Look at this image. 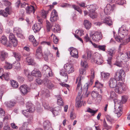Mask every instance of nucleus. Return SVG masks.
<instances>
[{"instance_id":"nucleus-6","label":"nucleus","mask_w":130,"mask_h":130,"mask_svg":"<svg viewBox=\"0 0 130 130\" xmlns=\"http://www.w3.org/2000/svg\"><path fill=\"white\" fill-rule=\"evenodd\" d=\"M103 35L101 32L95 31L92 35L91 38L95 42H99L103 38Z\"/></svg>"},{"instance_id":"nucleus-40","label":"nucleus","mask_w":130,"mask_h":130,"mask_svg":"<svg viewBox=\"0 0 130 130\" xmlns=\"http://www.w3.org/2000/svg\"><path fill=\"white\" fill-rule=\"evenodd\" d=\"M110 75V74L108 73L102 72L101 73V75L102 78H104V79H105L108 78L109 77Z\"/></svg>"},{"instance_id":"nucleus-29","label":"nucleus","mask_w":130,"mask_h":130,"mask_svg":"<svg viewBox=\"0 0 130 130\" xmlns=\"http://www.w3.org/2000/svg\"><path fill=\"white\" fill-rule=\"evenodd\" d=\"M82 96L78 94L76 100V105L77 107H80L82 106Z\"/></svg>"},{"instance_id":"nucleus-42","label":"nucleus","mask_w":130,"mask_h":130,"mask_svg":"<svg viewBox=\"0 0 130 130\" xmlns=\"http://www.w3.org/2000/svg\"><path fill=\"white\" fill-rule=\"evenodd\" d=\"M72 7L75 10L78 11L80 14L82 13V11L80 8L79 6L75 5H72Z\"/></svg>"},{"instance_id":"nucleus-1","label":"nucleus","mask_w":130,"mask_h":130,"mask_svg":"<svg viewBox=\"0 0 130 130\" xmlns=\"http://www.w3.org/2000/svg\"><path fill=\"white\" fill-rule=\"evenodd\" d=\"M91 75L88 76L89 79V81L86 84V85H85L83 89V93L84 94L86 95L87 97L88 96L89 92L88 91V89L89 86L91 85L92 84L93 80V79L95 77V72L93 69H91L90 70Z\"/></svg>"},{"instance_id":"nucleus-23","label":"nucleus","mask_w":130,"mask_h":130,"mask_svg":"<svg viewBox=\"0 0 130 130\" xmlns=\"http://www.w3.org/2000/svg\"><path fill=\"white\" fill-rule=\"evenodd\" d=\"M109 97L107 98L108 100H110L114 99L113 101L115 104L116 103L117 100L115 98L116 97V95L115 92L113 91H111L109 94H108Z\"/></svg>"},{"instance_id":"nucleus-62","label":"nucleus","mask_w":130,"mask_h":130,"mask_svg":"<svg viewBox=\"0 0 130 130\" xmlns=\"http://www.w3.org/2000/svg\"><path fill=\"white\" fill-rule=\"evenodd\" d=\"M106 46L105 45H99L98 48L99 50H101L103 51H105V50Z\"/></svg>"},{"instance_id":"nucleus-50","label":"nucleus","mask_w":130,"mask_h":130,"mask_svg":"<svg viewBox=\"0 0 130 130\" xmlns=\"http://www.w3.org/2000/svg\"><path fill=\"white\" fill-rule=\"evenodd\" d=\"M14 32H15L16 33L17 35L22 32L21 29L20 28H14Z\"/></svg>"},{"instance_id":"nucleus-5","label":"nucleus","mask_w":130,"mask_h":130,"mask_svg":"<svg viewBox=\"0 0 130 130\" xmlns=\"http://www.w3.org/2000/svg\"><path fill=\"white\" fill-rule=\"evenodd\" d=\"M125 85L123 83H119L115 89V91L116 93L121 94L125 90Z\"/></svg>"},{"instance_id":"nucleus-37","label":"nucleus","mask_w":130,"mask_h":130,"mask_svg":"<svg viewBox=\"0 0 130 130\" xmlns=\"http://www.w3.org/2000/svg\"><path fill=\"white\" fill-rule=\"evenodd\" d=\"M84 24L87 29H89L91 27V23L87 20H85L84 21Z\"/></svg>"},{"instance_id":"nucleus-21","label":"nucleus","mask_w":130,"mask_h":130,"mask_svg":"<svg viewBox=\"0 0 130 130\" xmlns=\"http://www.w3.org/2000/svg\"><path fill=\"white\" fill-rule=\"evenodd\" d=\"M92 54V52L91 51H88L86 54L82 56V58L85 59L86 60H90L91 58Z\"/></svg>"},{"instance_id":"nucleus-9","label":"nucleus","mask_w":130,"mask_h":130,"mask_svg":"<svg viewBox=\"0 0 130 130\" xmlns=\"http://www.w3.org/2000/svg\"><path fill=\"white\" fill-rule=\"evenodd\" d=\"M128 33V31L125 26H122L119 29L118 34L122 37L127 35Z\"/></svg>"},{"instance_id":"nucleus-18","label":"nucleus","mask_w":130,"mask_h":130,"mask_svg":"<svg viewBox=\"0 0 130 130\" xmlns=\"http://www.w3.org/2000/svg\"><path fill=\"white\" fill-rule=\"evenodd\" d=\"M43 82L45 86L49 89H52L54 88V85L50 80L45 79L44 80Z\"/></svg>"},{"instance_id":"nucleus-41","label":"nucleus","mask_w":130,"mask_h":130,"mask_svg":"<svg viewBox=\"0 0 130 130\" xmlns=\"http://www.w3.org/2000/svg\"><path fill=\"white\" fill-rule=\"evenodd\" d=\"M42 105L45 109H50V110L52 108L50 107V106L48 103L46 102H43Z\"/></svg>"},{"instance_id":"nucleus-64","label":"nucleus","mask_w":130,"mask_h":130,"mask_svg":"<svg viewBox=\"0 0 130 130\" xmlns=\"http://www.w3.org/2000/svg\"><path fill=\"white\" fill-rule=\"evenodd\" d=\"M28 69H25L24 70V73L26 76H27L31 74Z\"/></svg>"},{"instance_id":"nucleus-19","label":"nucleus","mask_w":130,"mask_h":130,"mask_svg":"<svg viewBox=\"0 0 130 130\" xmlns=\"http://www.w3.org/2000/svg\"><path fill=\"white\" fill-rule=\"evenodd\" d=\"M35 55L36 57L37 58H40L42 56V47L41 46H39L37 49Z\"/></svg>"},{"instance_id":"nucleus-49","label":"nucleus","mask_w":130,"mask_h":130,"mask_svg":"<svg viewBox=\"0 0 130 130\" xmlns=\"http://www.w3.org/2000/svg\"><path fill=\"white\" fill-rule=\"evenodd\" d=\"M91 14H92L91 16L90 15V13H89V16L91 18L94 19L97 18V14L96 13L95 11L91 12Z\"/></svg>"},{"instance_id":"nucleus-58","label":"nucleus","mask_w":130,"mask_h":130,"mask_svg":"<svg viewBox=\"0 0 130 130\" xmlns=\"http://www.w3.org/2000/svg\"><path fill=\"white\" fill-rule=\"evenodd\" d=\"M2 2L6 6H9L11 4V3L8 1H3Z\"/></svg>"},{"instance_id":"nucleus-56","label":"nucleus","mask_w":130,"mask_h":130,"mask_svg":"<svg viewBox=\"0 0 130 130\" xmlns=\"http://www.w3.org/2000/svg\"><path fill=\"white\" fill-rule=\"evenodd\" d=\"M29 123L27 122H25L23 123L22 127L19 128L20 130H23L25 128V126L28 125Z\"/></svg>"},{"instance_id":"nucleus-48","label":"nucleus","mask_w":130,"mask_h":130,"mask_svg":"<svg viewBox=\"0 0 130 130\" xmlns=\"http://www.w3.org/2000/svg\"><path fill=\"white\" fill-rule=\"evenodd\" d=\"M95 86L96 88L99 89L103 88V85L102 84H101L98 81H97L95 83Z\"/></svg>"},{"instance_id":"nucleus-16","label":"nucleus","mask_w":130,"mask_h":130,"mask_svg":"<svg viewBox=\"0 0 130 130\" xmlns=\"http://www.w3.org/2000/svg\"><path fill=\"white\" fill-rule=\"evenodd\" d=\"M66 73L65 70L64 69L61 70L60 72V74L62 76V79L64 82H66L68 78V75Z\"/></svg>"},{"instance_id":"nucleus-38","label":"nucleus","mask_w":130,"mask_h":130,"mask_svg":"<svg viewBox=\"0 0 130 130\" xmlns=\"http://www.w3.org/2000/svg\"><path fill=\"white\" fill-rule=\"evenodd\" d=\"M85 59H83L81 60L80 65L84 68H86L88 67V63Z\"/></svg>"},{"instance_id":"nucleus-10","label":"nucleus","mask_w":130,"mask_h":130,"mask_svg":"<svg viewBox=\"0 0 130 130\" xmlns=\"http://www.w3.org/2000/svg\"><path fill=\"white\" fill-rule=\"evenodd\" d=\"M32 5L27 6L25 8L26 12L27 14H29L33 12L34 13L37 9V6L35 3H34Z\"/></svg>"},{"instance_id":"nucleus-4","label":"nucleus","mask_w":130,"mask_h":130,"mask_svg":"<svg viewBox=\"0 0 130 130\" xmlns=\"http://www.w3.org/2000/svg\"><path fill=\"white\" fill-rule=\"evenodd\" d=\"M125 76V74L122 70H118L116 72L114 76L115 79L119 81L124 79Z\"/></svg>"},{"instance_id":"nucleus-31","label":"nucleus","mask_w":130,"mask_h":130,"mask_svg":"<svg viewBox=\"0 0 130 130\" xmlns=\"http://www.w3.org/2000/svg\"><path fill=\"white\" fill-rule=\"evenodd\" d=\"M51 28L52 30L55 33L59 32L60 30L59 25L58 24H55V26H51Z\"/></svg>"},{"instance_id":"nucleus-24","label":"nucleus","mask_w":130,"mask_h":130,"mask_svg":"<svg viewBox=\"0 0 130 130\" xmlns=\"http://www.w3.org/2000/svg\"><path fill=\"white\" fill-rule=\"evenodd\" d=\"M43 70L45 71L46 73H47L49 76H51L53 75L52 70L47 65H44L43 67Z\"/></svg>"},{"instance_id":"nucleus-45","label":"nucleus","mask_w":130,"mask_h":130,"mask_svg":"<svg viewBox=\"0 0 130 130\" xmlns=\"http://www.w3.org/2000/svg\"><path fill=\"white\" fill-rule=\"evenodd\" d=\"M14 56L16 58L17 60L19 61L20 60L21 56L20 54L18 53L14 52L13 53Z\"/></svg>"},{"instance_id":"nucleus-33","label":"nucleus","mask_w":130,"mask_h":130,"mask_svg":"<svg viewBox=\"0 0 130 130\" xmlns=\"http://www.w3.org/2000/svg\"><path fill=\"white\" fill-rule=\"evenodd\" d=\"M15 102L13 101H10L8 102H6L4 103L5 105L8 107H12L15 104Z\"/></svg>"},{"instance_id":"nucleus-61","label":"nucleus","mask_w":130,"mask_h":130,"mask_svg":"<svg viewBox=\"0 0 130 130\" xmlns=\"http://www.w3.org/2000/svg\"><path fill=\"white\" fill-rule=\"evenodd\" d=\"M14 66L15 68L17 70L19 69L20 68V64L19 62L15 63L14 65Z\"/></svg>"},{"instance_id":"nucleus-39","label":"nucleus","mask_w":130,"mask_h":130,"mask_svg":"<svg viewBox=\"0 0 130 130\" xmlns=\"http://www.w3.org/2000/svg\"><path fill=\"white\" fill-rule=\"evenodd\" d=\"M84 31L81 30H77L75 31V34L74 35L75 37L76 35L78 36H81L83 35Z\"/></svg>"},{"instance_id":"nucleus-26","label":"nucleus","mask_w":130,"mask_h":130,"mask_svg":"<svg viewBox=\"0 0 130 130\" xmlns=\"http://www.w3.org/2000/svg\"><path fill=\"white\" fill-rule=\"evenodd\" d=\"M117 80L115 78L111 79L109 80V84L110 87L112 88H115L117 84Z\"/></svg>"},{"instance_id":"nucleus-17","label":"nucleus","mask_w":130,"mask_h":130,"mask_svg":"<svg viewBox=\"0 0 130 130\" xmlns=\"http://www.w3.org/2000/svg\"><path fill=\"white\" fill-rule=\"evenodd\" d=\"M7 37L4 35H3L0 40V43L8 46H11L12 44L11 43H7Z\"/></svg>"},{"instance_id":"nucleus-11","label":"nucleus","mask_w":130,"mask_h":130,"mask_svg":"<svg viewBox=\"0 0 130 130\" xmlns=\"http://www.w3.org/2000/svg\"><path fill=\"white\" fill-rule=\"evenodd\" d=\"M115 7L114 5H112L110 4H107L104 10L105 13L107 15H109L113 11Z\"/></svg>"},{"instance_id":"nucleus-2","label":"nucleus","mask_w":130,"mask_h":130,"mask_svg":"<svg viewBox=\"0 0 130 130\" xmlns=\"http://www.w3.org/2000/svg\"><path fill=\"white\" fill-rule=\"evenodd\" d=\"M26 107L27 109L22 111L23 114L26 117H29L30 113L34 112L35 108L31 102H28L26 104Z\"/></svg>"},{"instance_id":"nucleus-43","label":"nucleus","mask_w":130,"mask_h":130,"mask_svg":"<svg viewBox=\"0 0 130 130\" xmlns=\"http://www.w3.org/2000/svg\"><path fill=\"white\" fill-rule=\"evenodd\" d=\"M9 74H10L9 73H5L3 74V77L5 80L7 81H8L9 80Z\"/></svg>"},{"instance_id":"nucleus-3","label":"nucleus","mask_w":130,"mask_h":130,"mask_svg":"<svg viewBox=\"0 0 130 130\" xmlns=\"http://www.w3.org/2000/svg\"><path fill=\"white\" fill-rule=\"evenodd\" d=\"M92 61L94 62L97 64L100 65L103 62L101 55L99 54L95 53L94 54L92 59Z\"/></svg>"},{"instance_id":"nucleus-60","label":"nucleus","mask_w":130,"mask_h":130,"mask_svg":"<svg viewBox=\"0 0 130 130\" xmlns=\"http://www.w3.org/2000/svg\"><path fill=\"white\" fill-rule=\"evenodd\" d=\"M9 39L10 41H11L13 39H15L16 38L15 37L13 33H10L9 36Z\"/></svg>"},{"instance_id":"nucleus-51","label":"nucleus","mask_w":130,"mask_h":130,"mask_svg":"<svg viewBox=\"0 0 130 130\" xmlns=\"http://www.w3.org/2000/svg\"><path fill=\"white\" fill-rule=\"evenodd\" d=\"M98 110H94L89 108L87 109V111L88 112H90L91 113H93V114L92 115L93 116L94 115V114L96 113L98 111Z\"/></svg>"},{"instance_id":"nucleus-54","label":"nucleus","mask_w":130,"mask_h":130,"mask_svg":"<svg viewBox=\"0 0 130 130\" xmlns=\"http://www.w3.org/2000/svg\"><path fill=\"white\" fill-rule=\"evenodd\" d=\"M119 111L118 110V112H116V111L115 112L117 114V116L118 117H120L121 116L122 113L121 107H119Z\"/></svg>"},{"instance_id":"nucleus-22","label":"nucleus","mask_w":130,"mask_h":130,"mask_svg":"<svg viewBox=\"0 0 130 130\" xmlns=\"http://www.w3.org/2000/svg\"><path fill=\"white\" fill-rule=\"evenodd\" d=\"M44 130H53L50 122L48 120L45 121L43 123Z\"/></svg>"},{"instance_id":"nucleus-20","label":"nucleus","mask_w":130,"mask_h":130,"mask_svg":"<svg viewBox=\"0 0 130 130\" xmlns=\"http://www.w3.org/2000/svg\"><path fill=\"white\" fill-rule=\"evenodd\" d=\"M116 52V51L115 50L110 49L108 50L107 53L109 55L111 56V57L109 58L108 60H107L108 63V64H110V60L112 58V57L115 55Z\"/></svg>"},{"instance_id":"nucleus-13","label":"nucleus","mask_w":130,"mask_h":130,"mask_svg":"<svg viewBox=\"0 0 130 130\" xmlns=\"http://www.w3.org/2000/svg\"><path fill=\"white\" fill-rule=\"evenodd\" d=\"M19 89L21 92L24 95L26 94L30 90V88L26 85L21 86L20 87Z\"/></svg>"},{"instance_id":"nucleus-12","label":"nucleus","mask_w":130,"mask_h":130,"mask_svg":"<svg viewBox=\"0 0 130 130\" xmlns=\"http://www.w3.org/2000/svg\"><path fill=\"white\" fill-rule=\"evenodd\" d=\"M68 50L70 51V55L72 57L76 58H78V52L76 49L73 47H71L68 49Z\"/></svg>"},{"instance_id":"nucleus-63","label":"nucleus","mask_w":130,"mask_h":130,"mask_svg":"<svg viewBox=\"0 0 130 130\" xmlns=\"http://www.w3.org/2000/svg\"><path fill=\"white\" fill-rule=\"evenodd\" d=\"M127 98L125 96H122V103H125L127 101Z\"/></svg>"},{"instance_id":"nucleus-8","label":"nucleus","mask_w":130,"mask_h":130,"mask_svg":"<svg viewBox=\"0 0 130 130\" xmlns=\"http://www.w3.org/2000/svg\"><path fill=\"white\" fill-rule=\"evenodd\" d=\"M85 78L84 76H80L77 78L76 80V83L78 81L76 88V90L78 92V94L81 95L82 91V87L81 80L84 79Z\"/></svg>"},{"instance_id":"nucleus-30","label":"nucleus","mask_w":130,"mask_h":130,"mask_svg":"<svg viewBox=\"0 0 130 130\" xmlns=\"http://www.w3.org/2000/svg\"><path fill=\"white\" fill-rule=\"evenodd\" d=\"M41 25L40 23H36L33 26L32 28L35 32L39 31L41 28Z\"/></svg>"},{"instance_id":"nucleus-47","label":"nucleus","mask_w":130,"mask_h":130,"mask_svg":"<svg viewBox=\"0 0 130 130\" xmlns=\"http://www.w3.org/2000/svg\"><path fill=\"white\" fill-rule=\"evenodd\" d=\"M86 70L83 68H81L79 69V75L78 77L82 76V75H84L86 73Z\"/></svg>"},{"instance_id":"nucleus-44","label":"nucleus","mask_w":130,"mask_h":130,"mask_svg":"<svg viewBox=\"0 0 130 130\" xmlns=\"http://www.w3.org/2000/svg\"><path fill=\"white\" fill-rule=\"evenodd\" d=\"M11 84L14 88H17L18 87V82L14 80H13L11 81Z\"/></svg>"},{"instance_id":"nucleus-53","label":"nucleus","mask_w":130,"mask_h":130,"mask_svg":"<svg viewBox=\"0 0 130 130\" xmlns=\"http://www.w3.org/2000/svg\"><path fill=\"white\" fill-rule=\"evenodd\" d=\"M12 43L13 46H16L18 44V40L16 38L15 39H13L12 40L10 41Z\"/></svg>"},{"instance_id":"nucleus-7","label":"nucleus","mask_w":130,"mask_h":130,"mask_svg":"<svg viewBox=\"0 0 130 130\" xmlns=\"http://www.w3.org/2000/svg\"><path fill=\"white\" fill-rule=\"evenodd\" d=\"M101 21V22L95 23L94 24L96 25H100L103 23H105L110 26L112 24V22L109 17H106L104 19H102Z\"/></svg>"},{"instance_id":"nucleus-46","label":"nucleus","mask_w":130,"mask_h":130,"mask_svg":"<svg viewBox=\"0 0 130 130\" xmlns=\"http://www.w3.org/2000/svg\"><path fill=\"white\" fill-rule=\"evenodd\" d=\"M103 126L105 129L107 130L110 129L111 128V126L108 125L107 124L105 120H104L103 122Z\"/></svg>"},{"instance_id":"nucleus-55","label":"nucleus","mask_w":130,"mask_h":130,"mask_svg":"<svg viewBox=\"0 0 130 130\" xmlns=\"http://www.w3.org/2000/svg\"><path fill=\"white\" fill-rule=\"evenodd\" d=\"M48 13V11L43 10L41 11V15L43 18H45L46 17V14Z\"/></svg>"},{"instance_id":"nucleus-59","label":"nucleus","mask_w":130,"mask_h":130,"mask_svg":"<svg viewBox=\"0 0 130 130\" xmlns=\"http://www.w3.org/2000/svg\"><path fill=\"white\" fill-rule=\"evenodd\" d=\"M122 64L123 62L122 61H117L115 63V65L119 67H120L122 66Z\"/></svg>"},{"instance_id":"nucleus-36","label":"nucleus","mask_w":130,"mask_h":130,"mask_svg":"<svg viewBox=\"0 0 130 130\" xmlns=\"http://www.w3.org/2000/svg\"><path fill=\"white\" fill-rule=\"evenodd\" d=\"M32 75L36 77H41V73L39 71L34 70L32 71Z\"/></svg>"},{"instance_id":"nucleus-14","label":"nucleus","mask_w":130,"mask_h":130,"mask_svg":"<svg viewBox=\"0 0 130 130\" xmlns=\"http://www.w3.org/2000/svg\"><path fill=\"white\" fill-rule=\"evenodd\" d=\"M64 68L66 72L68 74L73 73L74 71V68L73 66L69 63L65 64Z\"/></svg>"},{"instance_id":"nucleus-15","label":"nucleus","mask_w":130,"mask_h":130,"mask_svg":"<svg viewBox=\"0 0 130 130\" xmlns=\"http://www.w3.org/2000/svg\"><path fill=\"white\" fill-rule=\"evenodd\" d=\"M58 19L57 13L56 11L55 10H53L51 12L50 21L52 22L56 21Z\"/></svg>"},{"instance_id":"nucleus-35","label":"nucleus","mask_w":130,"mask_h":130,"mask_svg":"<svg viewBox=\"0 0 130 130\" xmlns=\"http://www.w3.org/2000/svg\"><path fill=\"white\" fill-rule=\"evenodd\" d=\"M26 60L28 65H34L35 63L34 59L30 57H27Z\"/></svg>"},{"instance_id":"nucleus-27","label":"nucleus","mask_w":130,"mask_h":130,"mask_svg":"<svg viewBox=\"0 0 130 130\" xmlns=\"http://www.w3.org/2000/svg\"><path fill=\"white\" fill-rule=\"evenodd\" d=\"M91 95L93 98H96L100 101L101 100L102 96L101 95L99 94L98 92L97 91H92L91 93Z\"/></svg>"},{"instance_id":"nucleus-32","label":"nucleus","mask_w":130,"mask_h":130,"mask_svg":"<svg viewBox=\"0 0 130 130\" xmlns=\"http://www.w3.org/2000/svg\"><path fill=\"white\" fill-rule=\"evenodd\" d=\"M8 56L7 53L4 51L0 52V59L2 61H4Z\"/></svg>"},{"instance_id":"nucleus-25","label":"nucleus","mask_w":130,"mask_h":130,"mask_svg":"<svg viewBox=\"0 0 130 130\" xmlns=\"http://www.w3.org/2000/svg\"><path fill=\"white\" fill-rule=\"evenodd\" d=\"M86 7L89 11V13H90V15L91 16L92 14L91 12L95 11V10L97 8V7L93 5H87Z\"/></svg>"},{"instance_id":"nucleus-34","label":"nucleus","mask_w":130,"mask_h":130,"mask_svg":"<svg viewBox=\"0 0 130 130\" xmlns=\"http://www.w3.org/2000/svg\"><path fill=\"white\" fill-rule=\"evenodd\" d=\"M29 40L30 41L32 42L34 46H36L38 45V43L37 42L34 36L33 35L30 36L29 37Z\"/></svg>"},{"instance_id":"nucleus-52","label":"nucleus","mask_w":130,"mask_h":130,"mask_svg":"<svg viewBox=\"0 0 130 130\" xmlns=\"http://www.w3.org/2000/svg\"><path fill=\"white\" fill-rule=\"evenodd\" d=\"M129 41H130V37H129L128 38L126 39L122 43L120 44L119 46V48H120L121 45H125Z\"/></svg>"},{"instance_id":"nucleus-28","label":"nucleus","mask_w":130,"mask_h":130,"mask_svg":"<svg viewBox=\"0 0 130 130\" xmlns=\"http://www.w3.org/2000/svg\"><path fill=\"white\" fill-rule=\"evenodd\" d=\"M11 9L10 7H7L5 9V11L3 10L2 13H0V15L3 16L5 17H7L8 14L10 13Z\"/></svg>"},{"instance_id":"nucleus-57","label":"nucleus","mask_w":130,"mask_h":130,"mask_svg":"<svg viewBox=\"0 0 130 130\" xmlns=\"http://www.w3.org/2000/svg\"><path fill=\"white\" fill-rule=\"evenodd\" d=\"M6 69H10L12 68V64L9 63H7L4 67Z\"/></svg>"}]
</instances>
